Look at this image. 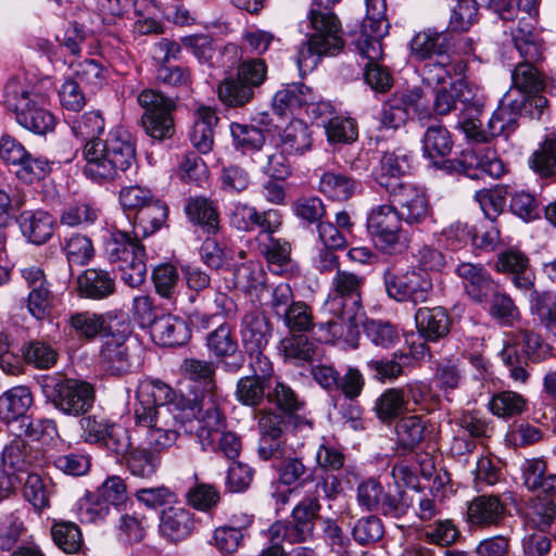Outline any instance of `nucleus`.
<instances>
[{
	"mask_svg": "<svg viewBox=\"0 0 556 556\" xmlns=\"http://www.w3.org/2000/svg\"><path fill=\"white\" fill-rule=\"evenodd\" d=\"M407 404L405 390L390 388L376 400L374 409L382 422L391 424L407 409Z\"/></svg>",
	"mask_w": 556,
	"mask_h": 556,
	"instance_id": "obj_46",
	"label": "nucleus"
},
{
	"mask_svg": "<svg viewBox=\"0 0 556 556\" xmlns=\"http://www.w3.org/2000/svg\"><path fill=\"white\" fill-rule=\"evenodd\" d=\"M21 231L34 244L46 243L53 233L54 218L46 211H24L18 217Z\"/></svg>",
	"mask_w": 556,
	"mask_h": 556,
	"instance_id": "obj_32",
	"label": "nucleus"
},
{
	"mask_svg": "<svg viewBox=\"0 0 556 556\" xmlns=\"http://www.w3.org/2000/svg\"><path fill=\"white\" fill-rule=\"evenodd\" d=\"M205 342L208 352L215 356L217 364L225 372L237 374L243 368L245 357L239 350L230 325L220 324L206 336Z\"/></svg>",
	"mask_w": 556,
	"mask_h": 556,
	"instance_id": "obj_14",
	"label": "nucleus"
},
{
	"mask_svg": "<svg viewBox=\"0 0 556 556\" xmlns=\"http://www.w3.org/2000/svg\"><path fill=\"white\" fill-rule=\"evenodd\" d=\"M195 521L190 510L184 507H169L162 511L159 530L170 542L187 539L193 531Z\"/></svg>",
	"mask_w": 556,
	"mask_h": 556,
	"instance_id": "obj_27",
	"label": "nucleus"
},
{
	"mask_svg": "<svg viewBox=\"0 0 556 556\" xmlns=\"http://www.w3.org/2000/svg\"><path fill=\"white\" fill-rule=\"evenodd\" d=\"M100 363L103 369L111 375H122L128 371L127 348L114 338L106 339L101 349Z\"/></svg>",
	"mask_w": 556,
	"mask_h": 556,
	"instance_id": "obj_49",
	"label": "nucleus"
},
{
	"mask_svg": "<svg viewBox=\"0 0 556 556\" xmlns=\"http://www.w3.org/2000/svg\"><path fill=\"white\" fill-rule=\"evenodd\" d=\"M219 364L197 357H187L179 365L181 376L195 383L201 390L190 397L175 392L160 380L141 381V391L159 405H169L167 409L174 420L186 430H192L197 420V440L203 450L214 446V435L227 426L222 410V399L217 394L216 369Z\"/></svg>",
	"mask_w": 556,
	"mask_h": 556,
	"instance_id": "obj_1",
	"label": "nucleus"
},
{
	"mask_svg": "<svg viewBox=\"0 0 556 556\" xmlns=\"http://www.w3.org/2000/svg\"><path fill=\"white\" fill-rule=\"evenodd\" d=\"M422 143L424 153L429 159L445 157L453 148L451 134L442 125L429 126L424 135Z\"/></svg>",
	"mask_w": 556,
	"mask_h": 556,
	"instance_id": "obj_51",
	"label": "nucleus"
},
{
	"mask_svg": "<svg viewBox=\"0 0 556 556\" xmlns=\"http://www.w3.org/2000/svg\"><path fill=\"white\" fill-rule=\"evenodd\" d=\"M150 339L161 346H180L189 338L188 325L178 318L172 316L155 317L151 308L141 312V328H146Z\"/></svg>",
	"mask_w": 556,
	"mask_h": 556,
	"instance_id": "obj_15",
	"label": "nucleus"
},
{
	"mask_svg": "<svg viewBox=\"0 0 556 556\" xmlns=\"http://www.w3.org/2000/svg\"><path fill=\"white\" fill-rule=\"evenodd\" d=\"M280 143L283 152L290 155H302L312 148V137L307 125L295 119L282 130Z\"/></svg>",
	"mask_w": 556,
	"mask_h": 556,
	"instance_id": "obj_45",
	"label": "nucleus"
},
{
	"mask_svg": "<svg viewBox=\"0 0 556 556\" xmlns=\"http://www.w3.org/2000/svg\"><path fill=\"white\" fill-rule=\"evenodd\" d=\"M70 325L78 338L87 340H92L106 328L104 316L91 312L73 314Z\"/></svg>",
	"mask_w": 556,
	"mask_h": 556,
	"instance_id": "obj_63",
	"label": "nucleus"
},
{
	"mask_svg": "<svg viewBox=\"0 0 556 556\" xmlns=\"http://www.w3.org/2000/svg\"><path fill=\"white\" fill-rule=\"evenodd\" d=\"M367 229L376 247L386 253L401 252L406 248L407 239L393 203L374 207L367 218Z\"/></svg>",
	"mask_w": 556,
	"mask_h": 556,
	"instance_id": "obj_8",
	"label": "nucleus"
},
{
	"mask_svg": "<svg viewBox=\"0 0 556 556\" xmlns=\"http://www.w3.org/2000/svg\"><path fill=\"white\" fill-rule=\"evenodd\" d=\"M361 188V181L350 175L336 170L324 172L318 181V190L333 201H346Z\"/></svg>",
	"mask_w": 556,
	"mask_h": 556,
	"instance_id": "obj_33",
	"label": "nucleus"
},
{
	"mask_svg": "<svg viewBox=\"0 0 556 556\" xmlns=\"http://www.w3.org/2000/svg\"><path fill=\"white\" fill-rule=\"evenodd\" d=\"M389 201L393 203L400 218L408 225H419L429 214V203L426 195L415 186L408 184L391 191Z\"/></svg>",
	"mask_w": 556,
	"mask_h": 556,
	"instance_id": "obj_21",
	"label": "nucleus"
},
{
	"mask_svg": "<svg viewBox=\"0 0 556 556\" xmlns=\"http://www.w3.org/2000/svg\"><path fill=\"white\" fill-rule=\"evenodd\" d=\"M71 129L74 137L81 142H99L97 138L104 129V119L99 112H86L72 121Z\"/></svg>",
	"mask_w": 556,
	"mask_h": 556,
	"instance_id": "obj_58",
	"label": "nucleus"
},
{
	"mask_svg": "<svg viewBox=\"0 0 556 556\" xmlns=\"http://www.w3.org/2000/svg\"><path fill=\"white\" fill-rule=\"evenodd\" d=\"M241 338L245 350L265 349L270 338L266 317L255 312L245 314L241 320Z\"/></svg>",
	"mask_w": 556,
	"mask_h": 556,
	"instance_id": "obj_37",
	"label": "nucleus"
},
{
	"mask_svg": "<svg viewBox=\"0 0 556 556\" xmlns=\"http://www.w3.org/2000/svg\"><path fill=\"white\" fill-rule=\"evenodd\" d=\"M515 343L522 345V357L532 363L546 359L552 352L551 345L531 330L520 329L515 334Z\"/></svg>",
	"mask_w": 556,
	"mask_h": 556,
	"instance_id": "obj_59",
	"label": "nucleus"
},
{
	"mask_svg": "<svg viewBox=\"0 0 556 556\" xmlns=\"http://www.w3.org/2000/svg\"><path fill=\"white\" fill-rule=\"evenodd\" d=\"M266 399L280 409L283 415L298 413L305 405V402L300 399L289 384L280 381H277L275 387L267 391Z\"/></svg>",
	"mask_w": 556,
	"mask_h": 556,
	"instance_id": "obj_60",
	"label": "nucleus"
},
{
	"mask_svg": "<svg viewBox=\"0 0 556 556\" xmlns=\"http://www.w3.org/2000/svg\"><path fill=\"white\" fill-rule=\"evenodd\" d=\"M428 421L420 416L410 415L397 420L395 431L401 446L414 448L425 439Z\"/></svg>",
	"mask_w": 556,
	"mask_h": 556,
	"instance_id": "obj_50",
	"label": "nucleus"
},
{
	"mask_svg": "<svg viewBox=\"0 0 556 556\" xmlns=\"http://www.w3.org/2000/svg\"><path fill=\"white\" fill-rule=\"evenodd\" d=\"M455 31L446 28L431 27L418 33L412 40L410 48L415 56L430 60L433 56H450L448 53L455 46Z\"/></svg>",
	"mask_w": 556,
	"mask_h": 556,
	"instance_id": "obj_24",
	"label": "nucleus"
},
{
	"mask_svg": "<svg viewBox=\"0 0 556 556\" xmlns=\"http://www.w3.org/2000/svg\"><path fill=\"white\" fill-rule=\"evenodd\" d=\"M456 274L463 280L467 294L475 302H486L494 293L496 282L483 265L464 262L457 266Z\"/></svg>",
	"mask_w": 556,
	"mask_h": 556,
	"instance_id": "obj_25",
	"label": "nucleus"
},
{
	"mask_svg": "<svg viewBox=\"0 0 556 556\" xmlns=\"http://www.w3.org/2000/svg\"><path fill=\"white\" fill-rule=\"evenodd\" d=\"M46 394L58 410L74 417L87 413L94 402L92 386L77 379H63L47 386Z\"/></svg>",
	"mask_w": 556,
	"mask_h": 556,
	"instance_id": "obj_9",
	"label": "nucleus"
},
{
	"mask_svg": "<svg viewBox=\"0 0 556 556\" xmlns=\"http://www.w3.org/2000/svg\"><path fill=\"white\" fill-rule=\"evenodd\" d=\"M255 91L236 75L226 77L217 86L220 102L228 108H243L252 101Z\"/></svg>",
	"mask_w": 556,
	"mask_h": 556,
	"instance_id": "obj_44",
	"label": "nucleus"
},
{
	"mask_svg": "<svg viewBox=\"0 0 556 556\" xmlns=\"http://www.w3.org/2000/svg\"><path fill=\"white\" fill-rule=\"evenodd\" d=\"M356 50L368 60L365 65L364 77L367 85L378 92H387L393 85L390 71L378 63L383 56L381 39H357Z\"/></svg>",
	"mask_w": 556,
	"mask_h": 556,
	"instance_id": "obj_18",
	"label": "nucleus"
},
{
	"mask_svg": "<svg viewBox=\"0 0 556 556\" xmlns=\"http://www.w3.org/2000/svg\"><path fill=\"white\" fill-rule=\"evenodd\" d=\"M229 222L240 231L250 232L258 228L261 237L264 232H276L282 224V217L278 210L258 212L254 206L237 202L230 210Z\"/></svg>",
	"mask_w": 556,
	"mask_h": 556,
	"instance_id": "obj_17",
	"label": "nucleus"
},
{
	"mask_svg": "<svg viewBox=\"0 0 556 556\" xmlns=\"http://www.w3.org/2000/svg\"><path fill=\"white\" fill-rule=\"evenodd\" d=\"M312 529L299 523V521H276L274 522L267 533L269 540H278L281 542H288L290 544H296L307 541L313 536Z\"/></svg>",
	"mask_w": 556,
	"mask_h": 556,
	"instance_id": "obj_61",
	"label": "nucleus"
},
{
	"mask_svg": "<svg viewBox=\"0 0 556 556\" xmlns=\"http://www.w3.org/2000/svg\"><path fill=\"white\" fill-rule=\"evenodd\" d=\"M455 71L454 64L451 62L450 56H443L440 60L430 59L422 67V83L433 90L441 86H445L447 80L452 79V74Z\"/></svg>",
	"mask_w": 556,
	"mask_h": 556,
	"instance_id": "obj_64",
	"label": "nucleus"
},
{
	"mask_svg": "<svg viewBox=\"0 0 556 556\" xmlns=\"http://www.w3.org/2000/svg\"><path fill=\"white\" fill-rule=\"evenodd\" d=\"M528 164L541 178L556 176V131L545 136L539 148L529 156Z\"/></svg>",
	"mask_w": 556,
	"mask_h": 556,
	"instance_id": "obj_39",
	"label": "nucleus"
},
{
	"mask_svg": "<svg viewBox=\"0 0 556 556\" xmlns=\"http://www.w3.org/2000/svg\"><path fill=\"white\" fill-rule=\"evenodd\" d=\"M84 157V173L88 178L96 182L112 180L136 162L137 139L127 129L116 127L104 140L86 143Z\"/></svg>",
	"mask_w": 556,
	"mask_h": 556,
	"instance_id": "obj_3",
	"label": "nucleus"
},
{
	"mask_svg": "<svg viewBox=\"0 0 556 556\" xmlns=\"http://www.w3.org/2000/svg\"><path fill=\"white\" fill-rule=\"evenodd\" d=\"M517 18V26L511 28L516 50L521 58H527L530 61H541L543 50L534 34L535 16L530 14L518 15Z\"/></svg>",
	"mask_w": 556,
	"mask_h": 556,
	"instance_id": "obj_31",
	"label": "nucleus"
},
{
	"mask_svg": "<svg viewBox=\"0 0 556 556\" xmlns=\"http://www.w3.org/2000/svg\"><path fill=\"white\" fill-rule=\"evenodd\" d=\"M141 126L153 140L163 141L174 134V122L170 116L173 103L159 92L144 90L141 92Z\"/></svg>",
	"mask_w": 556,
	"mask_h": 556,
	"instance_id": "obj_11",
	"label": "nucleus"
},
{
	"mask_svg": "<svg viewBox=\"0 0 556 556\" xmlns=\"http://www.w3.org/2000/svg\"><path fill=\"white\" fill-rule=\"evenodd\" d=\"M383 280L388 295L397 302L424 303L429 300L433 290L428 275L416 270L400 276L387 270Z\"/></svg>",
	"mask_w": 556,
	"mask_h": 556,
	"instance_id": "obj_12",
	"label": "nucleus"
},
{
	"mask_svg": "<svg viewBox=\"0 0 556 556\" xmlns=\"http://www.w3.org/2000/svg\"><path fill=\"white\" fill-rule=\"evenodd\" d=\"M528 298L530 312L547 329H556V293L553 291H538L535 283L531 290L522 292Z\"/></svg>",
	"mask_w": 556,
	"mask_h": 556,
	"instance_id": "obj_40",
	"label": "nucleus"
},
{
	"mask_svg": "<svg viewBox=\"0 0 556 556\" xmlns=\"http://www.w3.org/2000/svg\"><path fill=\"white\" fill-rule=\"evenodd\" d=\"M366 337L377 346L390 349L400 341L395 325L381 319H368L364 325Z\"/></svg>",
	"mask_w": 556,
	"mask_h": 556,
	"instance_id": "obj_62",
	"label": "nucleus"
},
{
	"mask_svg": "<svg viewBox=\"0 0 556 556\" xmlns=\"http://www.w3.org/2000/svg\"><path fill=\"white\" fill-rule=\"evenodd\" d=\"M36 456L18 434L1 452V467L4 470L27 471L34 466Z\"/></svg>",
	"mask_w": 556,
	"mask_h": 556,
	"instance_id": "obj_41",
	"label": "nucleus"
},
{
	"mask_svg": "<svg viewBox=\"0 0 556 556\" xmlns=\"http://www.w3.org/2000/svg\"><path fill=\"white\" fill-rule=\"evenodd\" d=\"M103 444L116 455L122 456L126 459L127 465L134 475H137L136 470V450L132 447L129 431L116 424H114L109 432L106 441Z\"/></svg>",
	"mask_w": 556,
	"mask_h": 556,
	"instance_id": "obj_53",
	"label": "nucleus"
},
{
	"mask_svg": "<svg viewBox=\"0 0 556 556\" xmlns=\"http://www.w3.org/2000/svg\"><path fill=\"white\" fill-rule=\"evenodd\" d=\"M79 294L85 298L100 300L114 292V280L105 270L89 268L77 279Z\"/></svg>",
	"mask_w": 556,
	"mask_h": 556,
	"instance_id": "obj_35",
	"label": "nucleus"
},
{
	"mask_svg": "<svg viewBox=\"0 0 556 556\" xmlns=\"http://www.w3.org/2000/svg\"><path fill=\"white\" fill-rule=\"evenodd\" d=\"M76 510L80 522L96 523L109 516L111 507L97 492H87L77 502Z\"/></svg>",
	"mask_w": 556,
	"mask_h": 556,
	"instance_id": "obj_57",
	"label": "nucleus"
},
{
	"mask_svg": "<svg viewBox=\"0 0 556 556\" xmlns=\"http://www.w3.org/2000/svg\"><path fill=\"white\" fill-rule=\"evenodd\" d=\"M315 100L313 90L303 83H292L279 89L273 99V111L279 116L293 115Z\"/></svg>",
	"mask_w": 556,
	"mask_h": 556,
	"instance_id": "obj_28",
	"label": "nucleus"
},
{
	"mask_svg": "<svg viewBox=\"0 0 556 556\" xmlns=\"http://www.w3.org/2000/svg\"><path fill=\"white\" fill-rule=\"evenodd\" d=\"M274 232H264L260 242L261 253L266 258L269 268L276 274L288 271L291 266V247L285 239L275 238Z\"/></svg>",
	"mask_w": 556,
	"mask_h": 556,
	"instance_id": "obj_34",
	"label": "nucleus"
},
{
	"mask_svg": "<svg viewBox=\"0 0 556 556\" xmlns=\"http://www.w3.org/2000/svg\"><path fill=\"white\" fill-rule=\"evenodd\" d=\"M189 305L188 321L195 330H206L215 324L217 316H227L235 311L232 299L219 290H214L211 298H203L202 302Z\"/></svg>",
	"mask_w": 556,
	"mask_h": 556,
	"instance_id": "obj_20",
	"label": "nucleus"
},
{
	"mask_svg": "<svg viewBox=\"0 0 556 556\" xmlns=\"http://www.w3.org/2000/svg\"><path fill=\"white\" fill-rule=\"evenodd\" d=\"M308 20L314 33L299 48L296 63L301 72L314 70L323 55H336L343 48L341 22L332 7L312 3Z\"/></svg>",
	"mask_w": 556,
	"mask_h": 556,
	"instance_id": "obj_4",
	"label": "nucleus"
},
{
	"mask_svg": "<svg viewBox=\"0 0 556 556\" xmlns=\"http://www.w3.org/2000/svg\"><path fill=\"white\" fill-rule=\"evenodd\" d=\"M494 268L497 273L510 276L511 283L521 293L531 290L535 283V275L531 269L530 260L518 249L509 248L500 252Z\"/></svg>",
	"mask_w": 556,
	"mask_h": 556,
	"instance_id": "obj_23",
	"label": "nucleus"
},
{
	"mask_svg": "<svg viewBox=\"0 0 556 556\" xmlns=\"http://www.w3.org/2000/svg\"><path fill=\"white\" fill-rule=\"evenodd\" d=\"M528 525L538 530H547L556 521V498L540 494L527 502Z\"/></svg>",
	"mask_w": 556,
	"mask_h": 556,
	"instance_id": "obj_42",
	"label": "nucleus"
},
{
	"mask_svg": "<svg viewBox=\"0 0 556 556\" xmlns=\"http://www.w3.org/2000/svg\"><path fill=\"white\" fill-rule=\"evenodd\" d=\"M364 277L348 270L338 269L332 288L325 303L333 317L319 326V340L333 342L343 339L352 348H357L358 317L362 312V288Z\"/></svg>",
	"mask_w": 556,
	"mask_h": 556,
	"instance_id": "obj_2",
	"label": "nucleus"
},
{
	"mask_svg": "<svg viewBox=\"0 0 556 556\" xmlns=\"http://www.w3.org/2000/svg\"><path fill=\"white\" fill-rule=\"evenodd\" d=\"M260 429L258 456L268 460L281 454L283 435L288 430L286 415L271 409H261L255 415Z\"/></svg>",
	"mask_w": 556,
	"mask_h": 556,
	"instance_id": "obj_16",
	"label": "nucleus"
},
{
	"mask_svg": "<svg viewBox=\"0 0 556 556\" xmlns=\"http://www.w3.org/2000/svg\"><path fill=\"white\" fill-rule=\"evenodd\" d=\"M468 521L479 527L497 526L505 516V504L498 496L480 495L468 505Z\"/></svg>",
	"mask_w": 556,
	"mask_h": 556,
	"instance_id": "obj_29",
	"label": "nucleus"
},
{
	"mask_svg": "<svg viewBox=\"0 0 556 556\" xmlns=\"http://www.w3.org/2000/svg\"><path fill=\"white\" fill-rule=\"evenodd\" d=\"M280 320L292 333H307L320 324H315L312 307L304 301H296Z\"/></svg>",
	"mask_w": 556,
	"mask_h": 556,
	"instance_id": "obj_56",
	"label": "nucleus"
},
{
	"mask_svg": "<svg viewBox=\"0 0 556 556\" xmlns=\"http://www.w3.org/2000/svg\"><path fill=\"white\" fill-rule=\"evenodd\" d=\"M365 5L366 16L362 22L358 39H382L389 29L386 0H365Z\"/></svg>",
	"mask_w": 556,
	"mask_h": 556,
	"instance_id": "obj_38",
	"label": "nucleus"
},
{
	"mask_svg": "<svg viewBox=\"0 0 556 556\" xmlns=\"http://www.w3.org/2000/svg\"><path fill=\"white\" fill-rule=\"evenodd\" d=\"M52 493L53 485L50 480H45L34 472L28 473L24 482L23 494L35 509L42 510L49 507Z\"/></svg>",
	"mask_w": 556,
	"mask_h": 556,
	"instance_id": "obj_55",
	"label": "nucleus"
},
{
	"mask_svg": "<svg viewBox=\"0 0 556 556\" xmlns=\"http://www.w3.org/2000/svg\"><path fill=\"white\" fill-rule=\"evenodd\" d=\"M189 219L204 228L207 233H215L219 227L217 208L206 198L191 199L186 205Z\"/></svg>",
	"mask_w": 556,
	"mask_h": 556,
	"instance_id": "obj_48",
	"label": "nucleus"
},
{
	"mask_svg": "<svg viewBox=\"0 0 556 556\" xmlns=\"http://www.w3.org/2000/svg\"><path fill=\"white\" fill-rule=\"evenodd\" d=\"M33 403V394L28 387L17 386L9 389L0 395V420L10 424L21 419L24 424L27 420L26 413Z\"/></svg>",
	"mask_w": 556,
	"mask_h": 556,
	"instance_id": "obj_30",
	"label": "nucleus"
},
{
	"mask_svg": "<svg viewBox=\"0 0 556 556\" xmlns=\"http://www.w3.org/2000/svg\"><path fill=\"white\" fill-rule=\"evenodd\" d=\"M168 214L167 205L159 199H154L150 191L141 190V222L149 223L143 226L141 237H149L156 232L165 223Z\"/></svg>",
	"mask_w": 556,
	"mask_h": 556,
	"instance_id": "obj_47",
	"label": "nucleus"
},
{
	"mask_svg": "<svg viewBox=\"0 0 556 556\" xmlns=\"http://www.w3.org/2000/svg\"><path fill=\"white\" fill-rule=\"evenodd\" d=\"M527 408L526 399L513 391H501L495 393L490 402L489 409L500 418H510L518 416Z\"/></svg>",
	"mask_w": 556,
	"mask_h": 556,
	"instance_id": "obj_52",
	"label": "nucleus"
},
{
	"mask_svg": "<svg viewBox=\"0 0 556 556\" xmlns=\"http://www.w3.org/2000/svg\"><path fill=\"white\" fill-rule=\"evenodd\" d=\"M522 59L523 61L516 65L511 74L514 87L517 89L518 94L543 97L540 92L544 89V80L535 67L539 61H530L527 58Z\"/></svg>",
	"mask_w": 556,
	"mask_h": 556,
	"instance_id": "obj_36",
	"label": "nucleus"
},
{
	"mask_svg": "<svg viewBox=\"0 0 556 556\" xmlns=\"http://www.w3.org/2000/svg\"><path fill=\"white\" fill-rule=\"evenodd\" d=\"M422 98L424 92L418 87L393 93L382 105L381 126L388 129H399L405 125L409 112L419 109Z\"/></svg>",
	"mask_w": 556,
	"mask_h": 556,
	"instance_id": "obj_19",
	"label": "nucleus"
},
{
	"mask_svg": "<svg viewBox=\"0 0 556 556\" xmlns=\"http://www.w3.org/2000/svg\"><path fill=\"white\" fill-rule=\"evenodd\" d=\"M458 103L462 105V109L457 125L467 137L479 142L488 141L489 134L482 129L480 119L486 106V97L483 91L462 80Z\"/></svg>",
	"mask_w": 556,
	"mask_h": 556,
	"instance_id": "obj_13",
	"label": "nucleus"
},
{
	"mask_svg": "<svg viewBox=\"0 0 556 556\" xmlns=\"http://www.w3.org/2000/svg\"><path fill=\"white\" fill-rule=\"evenodd\" d=\"M548 101L546 97H528L511 93L506 94L500 102L488 122L490 136H505L508 138L519 126L521 116L531 119L540 118Z\"/></svg>",
	"mask_w": 556,
	"mask_h": 556,
	"instance_id": "obj_7",
	"label": "nucleus"
},
{
	"mask_svg": "<svg viewBox=\"0 0 556 556\" xmlns=\"http://www.w3.org/2000/svg\"><path fill=\"white\" fill-rule=\"evenodd\" d=\"M4 105L25 129L46 135L54 129L55 117L46 109V98L25 77H13L4 86Z\"/></svg>",
	"mask_w": 556,
	"mask_h": 556,
	"instance_id": "obj_5",
	"label": "nucleus"
},
{
	"mask_svg": "<svg viewBox=\"0 0 556 556\" xmlns=\"http://www.w3.org/2000/svg\"><path fill=\"white\" fill-rule=\"evenodd\" d=\"M267 383L268 381L257 376L241 377L237 381L235 396L242 405L258 406L266 397Z\"/></svg>",
	"mask_w": 556,
	"mask_h": 556,
	"instance_id": "obj_54",
	"label": "nucleus"
},
{
	"mask_svg": "<svg viewBox=\"0 0 556 556\" xmlns=\"http://www.w3.org/2000/svg\"><path fill=\"white\" fill-rule=\"evenodd\" d=\"M138 251L139 239L134 225L130 230L115 231L106 244L111 262L118 264L122 279L131 288L139 285Z\"/></svg>",
	"mask_w": 556,
	"mask_h": 556,
	"instance_id": "obj_10",
	"label": "nucleus"
},
{
	"mask_svg": "<svg viewBox=\"0 0 556 556\" xmlns=\"http://www.w3.org/2000/svg\"><path fill=\"white\" fill-rule=\"evenodd\" d=\"M415 321L418 333L427 341L435 342L450 332L451 318L442 306L418 308Z\"/></svg>",
	"mask_w": 556,
	"mask_h": 556,
	"instance_id": "obj_26",
	"label": "nucleus"
},
{
	"mask_svg": "<svg viewBox=\"0 0 556 556\" xmlns=\"http://www.w3.org/2000/svg\"><path fill=\"white\" fill-rule=\"evenodd\" d=\"M217 122L218 117L211 108L199 110L198 119L190 134V141L200 153H207L212 150L214 143V126Z\"/></svg>",
	"mask_w": 556,
	"mask_h": 556,
	"instance_id": "obj_43",
	"label": "nucleus"
},
{
	"mask_svg": "<svg viewBox=\"0 0 556 556\" xmlns=\"http://www.w3.org/2000/svg\"><path fill=\"white\" fill-rule=\"evenodd\" d=\"M413 154L402 148L387 151L380 159L376 180L387 193L408 185L403 180L412 168Z\"/></svg>",
	"mask_w": 556,
	"mask_h": 556,
	"instance_id": "obj_22",
	"label": "nucleus"
},
{
	"mask_svg": "<svg viewBox=\"0 0 556 556\" xmlns=\"http://www.w3.org/2000/svg\"><path fill=\"white\" fill-rule=\"evenodd\" d=\"M144 400L141 401V428H147L141 443V479L154 475L161 464V454L172 446L177 438L176 431L166 428L162 422L161 408L165 405L154 404L152 397H148L143 391Z\"/></svg>",
	"mask_w": 556,
	"mask_h": 556,
	"instance_id": "obj_6",
	"label": "nucleus"
}]
</instances>
